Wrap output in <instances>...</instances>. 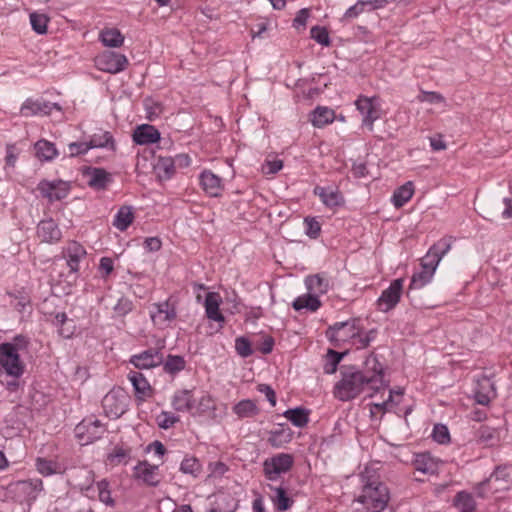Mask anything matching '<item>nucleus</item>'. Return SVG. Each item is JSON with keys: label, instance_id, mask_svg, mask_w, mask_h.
Returning a JSON list of instances; mask_svg holds the SVG:
<instances>
[{"label": "nucleus", "instance_id": "f257e3e1", "mask_svg": "<svg viewBox=\"0 0 512 512\" xmlns=\"http://www.w3.org/2000/svg\"><path fill=\"white\" fill-rule=\"evenodd\" d=\"M340 375L333 393L335 398L344 402L355 399L365 389L373 397L389 386V381L385 379V367L374 354L366 358L362 370L346 368L341 370Z\"/></svg>", "mask_w": 512, "mask_h": 512}, {"label": "nucleus", "instance_id": "f03ea898", "mask_svg": "<svg viewBox=\"0 0 512 512\" xmlns=\"http://www.w3.org/2000/svg\"><path fill=\"white\" fill-rule=\"evenodd\" d=\"M362 490L355 499L363 506L366 512H382L390 501L388 487L373 474L370 468H366L361 474Z\"/></svg>", "mask_w": 512, "mask_h": 512}, {"label": "nucleus", "instance_id": "7ed1b4c3", "mask_svg": "<svg viewBox=\"0 0 512 512\" xmlns=\"http://www.w3.org/2000/svg\"><path fill=\"white\" fill-rule=\"evenodd\" d=\"M452 243V237H443L429 248L422 258L421 270L412 275L410 289H421L432 281L440 261L450 251Z\"/></svg>", "mask_w": 512, "mask_h": 512}, {"label": "nucleus", "instance_id": "20e7f679", "mask_svg": "<svg viewBox=\"0 0 512 512\" xmlns=\"http://www.w3.org/2000/svg\"><path fill=\"white\" fill-rule=\"evenodd\" d=\"M53 111L59 113V120L64 117L63 109L58 103H51L42 98H27L20 108V114L24 117L51 115Z\"/></svg>", "mask_w": 512, "mask_h": 512}, {"label": "nucleus", "instance_id": "39448f33", "mask_svg": "<svg viewBox=\"0 0 512 512\" xmlns=\"http://www.w3.org/2000/svg\"><path fill=\"white\" fill-rule=\"evenodd\" d=\"M0 365L8 375L15 378L20 377L24 372L20 354L14 352V348L8 343L0 344Z\"/></svg>", "mask_w": 512, "mask_h": 512}, {"label": "nucleus", "instance_id": "423d86ee", "mask_svg": "<svg viewBox=\"0 0 512 512\" xmlns=\"http://www.w3.org/2000/svg\"><path fill=\"white\" fill-rule=\"evenodd\" d=\"M293 465V457L287 453H279L263 463L264 474L271 481L277 480L282 474L288 472Z\"/></svg>", "mask_w": 512, "mask_h": 512}, {"label": "nucleus", "instance_id": "0eeeda50", "mask_svg": "<svg viewBox=\"0 0 512 512\" xmlns=\"http://www.w3.org/2000/svg\"><path fill=\"white\" fill-rule=\"evenodd\" d=\"M127 65V57L114 51H104L95 58L97 69L111 74H117L125 70Z\"/></svg>", "mask_w": 512, "mask_h": 512}, {"label": "nucleus", "instance_id": "6e6552de", "mask_svg": "<svg viewBox=\"0 0 512 512\" xmlns=\"http://www.w3.org/2000/svg\"><path fill=\"white\" fill-rule=\"evenodd\" d=\"M359 332L358 322L356 320H350L345 322H337L331 326L327 335L329 339L336 343H351L352 339H356Z\"/></svg>", "mask_w": 512, "mask_h": 512}, {"label": "nucleus", "instance_id": "1a4fd4ad", "mask_svg": "<svg viewBox=\"0 0 512 512\" xmlns=\"http://www.w3.org/2000/svg\"><path fill=\"white\" fill-rule=\"evenodd\" d=\"M42 480L31 479L17 481L10 485V491L14 493L19 502H27L29 505L31 501L35 500L42 491Z\"/></svg>", "mask_w": 512, "mask_h": 512}, {"label": "nucleus", "instance_id": "9d476101", "mask_svg": "<svg viewBox=\"0 0 512 512\" xmlns=\"http://www.w3.org/2000/svg\"><path fill=\"white\" fill-rule=\"evenodd\" d=\"M126 401L127 395L123 390H111L104 396L102 407L108 417L116 419L126 411Z\"/></svg>", "mask_w": 512, "mask_h": 512}, {"label": "nucleus", "instance_id": "9b49d317", "mask_svg": "<svg viewBox=\"0 0 512 512\" xmlns=\"http://www.w3.org/2000/svg\"><path fill=\"white\" fill-rule=\"evenodd\" d=\"M404 280L398 278L393 280L377 300V307L381 312H388L400 301Z\"/></svg>", "mask_w": 512, "mask_h": 512}, {"label": "nucleus", "instance_id": "f8f14e48", "mask_svg": "<svg viewBox=\"0 0 512 512\" xmlns=\"http://www.w3.org/2000/svg\"><path fill=\"white\" fill-rule=\"evenodd\" d=\"M355 105L363 117V124L366 126L372 125L381 116L380 101L377 97L359 96Z\"/></svg>", "mask_w": 512, "mask_h": 512}, {"label": "nucleus", "instance_id": "ddd939ff", "mask_svg": "<svg viewBox=\"0 0 512 512\" xmlns=\"http://www.w3.org/2000/svg\"><path fill=\"white\" fill-rule=\"evenodd\" d=\"M37 189L40 191L44 198H47L50 202H53L60 201L68 195L69 185L62 180H42L38 184Z\"/></svg>", "mask_w": 512, "mask_h": 512}, {"label": "nucleus", "instance_id": "4468645a", "mask_svg": "<svg viewBox=\"0 0 512 512\" xmlns=\"http://www.w3.org/2000/svg\"><path fill=\"white\" fill-rule=\"evenodd\" d=\"M313 193L318 196L322 204L330 210H335L344 204L343 195L337 187L315 186Z\"/></svg>", "mask_w": 512, "mask_h": 512}, {"label": "nucleus", "instance_id": "2eb2a0df", "mask_svg": "<svg viewBox=\"0 0 512 512\" xmlns=\"http://www.w3.org/2000/svg\"><path fill=\"white\" fill-rule=\"evenodd\" d=\"M512 483V478L509 470L507 468H497L493 474L485 481L479 485L478 495L480 497L484 496V493L481 491L486 485H489L495 492L500 490H506L509 488V485Z\"/></svg>", "mask_w": 512, "mask_h": 512}, {"label": "nucleus", "instance_id": "dca6fc26", "mask_svg": "<svg viewBox=\"0 0 512 512\" xmlns=\"http://www.w3.org/2000/svg\"><path fill=\"white\" fill-rule=\"evenodd\" d=\"M164 357L158 349H148L140 354L133 355L130 362L138 369H149L163 363Z\"/></svg>", "mask_w": 512, "mask_h": 512}, {"label": "nucleus", "instance_id": "f3484780", "mask_svg": "<svg viewBox=\"0 0 512 512\" xmlns=\"http://www.w3.org/2000/svg\"><path fill=\"white\" fill-rule=\"evenodd\" d=\"M403 395L404 390L402 388L390 389L388 398L386 400L383 402H375L371 404V413L374 414L376 412L385 413L395 411V409L402 402Z\"/></svg>", "mask_w": 512, "mask_h": 512}, {"label": "nucleus", "instance_id": "a211bd4d", "mask_svg": "<svg viewBox=\"0 0 512 512\" xmlns=\"http://www.w3.org/2000/svg\"><path fill=\"white\" fill-rule=\"evenodd\" d=\"M441 464L442 462L438 458L427 452L417 454L413 461V465L417 471L429 475L438 473Z\"/></svg>", "mask_w": 512, "mask_h": 512}, {"label": "nucleus", "instance_id": "6ab92c4d", "mask_svg": "<svg viewBox=\"0 0 512 512\" xmlns=\"http://www.w3.org/2000/svg\"><path fill=\"white\" fill-rule=\"evenodd\" d=\"M150 316L155 325L162 326L176 317L175 308L168 302L155 303L152 305Z\"/></svg>", "mask_w": 512, "mask_h": 512}, {"label": "nucleus", "instance_id": "aec40b11", "mask_svg": "<svg viewBox=\"0 0 512 512\" xmlns=\"http://www.w3.org/2000/svg\"><path fill=\"white\" fill-rule=\"evenodd\" d=\"M37 235L43 242H56L61 238L57 224L52 220H43L38 224Z\"/></svg>", "mask_w": 512, "mask_h": 512}, {"label": "nucleus", "instance_id": "412c9836", "mask_svg": "<svg viewBox=\"0 0 512 512\" xmlns=\"http://www.w3.org/2000/svg\"><path fill=\"white\" fill-rule=\"evenodd\" d=\"M337 119L335 111L326 106H318L310 114V121L315 127L332 124Z\"/></svg>", "mask_w": 512, "mask_h": 512}, {"label": "nucleus", "instance_id": "4be33fe9", "mask_svg": "<svg viewBox=\"0 0 512 512\" xmlns=\"http://www.w3.org/2000/svg\"><path fill=\"white\" fill-rule=\"evenodd\" d=\"M305 286L309 293L314 294L316 296L323 295L327 293L329 289V280L327 277L315 274L310 275L305 278Z\"/></svg>", "mask_w": 512, "mask_h": 512}, {"label": "nucleus", "instance_id": "5701e85b", "mask_svg": "<svg viewBox=\"0 0 512 512\" xmlns=\"http://www.w3.org/2000/svg\"><path fill=\"white\" fill-rule=\"evenodd\" d=\"M276 27V20L267 17H257L251 24L250 33L253 38H264Z\"/></svg>", "mask_w": 512, "mask_h": 512}, {"label": "nucleus", "instance_id": "b1692460", "mask_svg": "<svg viewBox=\"0 0 512 512\" xmlns=\"http://www.w3.org/2000/svg\"><path fill=\"white\" fill-rule=\"evenodd\" d=\"M87 175L89 176L88 185L96 190L105 189L112 181L111 174L103 168H90Z\"/></svg>", "mask_w": 512, "mask_h": 512}, {"label": "nucleus", "instance_id": "393cba45", "mask_svg": "<svg viewBox=\"0 0 512 512\" xmlns=\"http://www.w3.org/2000/svg\"><path fill=\"white\" fill-rule=\"evenodd\" d=\"M200 178L203 189L208 195L212 197H218L221 195V178H219L211 171L202 172Z\"/></svg>", "mask_w": 512, "mask_h": 512}, {"label": "nucleus", "instance_id": "a878e982", "mask_svg": "<svg viewBox=\"0 0 512 512\" xmlns=\"http://www.w3.org/2000/svg\"><path fill=\"white\" fill-rule=\"evenodd\" d=\"M99 39L106 47L118 48L124 43V36L121 31L115 27L104 28L100 31Z\"/></svg>", "mask_w": 512, "mask_h": 512}, {"label": "nucleus", "instance_id": "bb28decb", "mask_svg": "<svg viewBox=\"0 0 512 512\" xmlns=\"http://www.w3.org/2000/svg\"><path fill=\"white\" fill-rule=\"evenodd\" d=\"M172 405L177 411H188L194 414L195 400L189 390H181L175 393Z\"/></svg>", "mask_w": 512, "mask_h": 512}, {"label": "nucleus", "instance_id": "cd10ccee", "mask_svg": "<svg viewBox=\"0 0 512 512\" xmlns=\"http://www.w3.org/2000/svg\"><path fill=\"white\" fill-rule=\"evenodd\" d=\"M131 381L135 394L140 400H144L151 394V387L145 377L139 372H130L128 375Z\"/></svg>", "mask_w": 512, "mask_h": 512}, {"label": "nucleus", "instance_id": "c85d7f7f", "mask_svg": "<svg viewBox=\"0 0 512 512\" xmlns=\"http://www.w3.org/2000/svg\"><path fill=\"white\" fill-rule=\"evenodd\" d=\"M292 306L297 311H301V310L305 309L310 312H315L320 308L321 302H320L318 296L308 292L305 295H301V296L297 297L293 301Z\"/></svg>", "mask_w": 512, "mask_h": 512}, {"label": "nucleus", "instance_id": "c756f323", "mask_svg": "<svg viewBox=\"0 0 512 512\" xmlns=\"http://www.w3.org/2000/svg\"><path fill=\"white\" fill-rule=\"evenodd\" d=\"M413 194L414 184L408 181L394 191L391 202L396 208H400L412 198Z\"/></svg>", "mask_w": 512, "mask_h": 512}, {"label": "nucleus", "instance_id": "7c9ffc66", "mask_svg": "<svg viewBox=\"0 0 512 512\" xmlns=\"http://www.w3.org/2000/svg\"><path fill=\"white\" fill-rule=\"evenodd\" d=\"M221 296L218 293L209 292L205 299L206 314L209 319L223 321L224 317L219 311Z\"/></svg>", "mask_w": 512, "mask_h": 512}, {"label": "nucleus", "instance_id": "2f4dec72", "mask_svg": "<svg viewBox=\"0 0 512 512\" xmlns=\"http://www.w3.org/2000/svg\"><path fill=\"white\" fill-rule=\"evenodd\" d=\"M156 469L157 466H151L147 462H142L135 467L134 476L138 479H142L150 486H156L159 482L158 479H156Z\"/></svg>", "mask_w": 512, "mask_h": 512}, {"label": "nucleus", "instance_id": "473e14b6", "mask_svg": "<svg viewBox=\"0 0 512 512\" xmlns=\"http://www.w3.org/2000/svg\"><path fill=\"white\" fill-rule=\"evenodd\" d=\"M283 416L298 428L305 427L309 422V410L302 407L288 409Z\"/></svg>", "mask_w": 512, "mask_h": 512}, {"label": "nucleus", "instance_id": "72a5a7b5", "mask_svg": "<svg viewBox=\"0 0 512 512\" xmlns=\"http://www.w3.org/2000/svg\"><path fill=\"white\" fill-rule=\"evenodd\" d=\"M474 397L478 404L488 405L495 397L493 384L489 380H484L479 384V389L475 392Z\"/></svg>", "mask_w": 512, "mask_h": 512}, {"label": "nucleus", "instance_id": "f704fd0d", "mask_svg": "<svg viewBox=\"0 0 512 512\" xmlns=\"http://www.w3.org/2000/svg\"><path fill=\"white\" fill-rule=\"evenodd\" d=\"M134 214L130 206H122L115 216L113 225L120 231H125L133 222Z\"/></svg>", "mask_w": 512, "mask_h": 512}, {"label": "nucleus", "instance_id": "c9c22d12", "mask_svg": "<svg viewBox=\"0 0 512 512\" xmlns=\"http://www.w3.org/2000/svg\"><path fill=\"white\" fill-rule=\"evenodd\" d=\"M454 505L459 512H474L476 509L474 498L470 493L465 491L457 493L454 499Z\"/></svg>", "mask_w": 512, "mask_h": 512}, {"label": "nucleus", "instance_id": "e433bc0d", "mask_svg": "<svg viewBox=\"0 0 512 512\" xmlns=\"http://www.w3.org/2000/svg\"><path fill=\"white\" fill-rule=\"evenodd\" d=\"M155 171L159 179H169L175 171L173 159L170 157H160L155 165Z\"/></svg>", "mask_w": 512, "mask_h": 512}, {"label": "nucleus", "instance_id": "4c0bfd02", "mask_svg": "<svg viewBox=\"0 0 512 512\" xmlns=\"http://www.w3.org/2000/svg\"><path fill=\"white\" fill-rule=\"evenodd\" d=\"M133 141L138 145L156 143L160 140L159 130H134Z\"/></svg>", "mask_w": 512, "mask_h": 512}, {"label": "nucleus", "instance_id": "58836bf2", "mask_svg": "<svg viewBox=\"0 0 512 512\" xmlns=\"http://www.w3.org/2000/svg\"><path fill=\"white\" fill-rule=\"evenodd\" d=\"M36 156L40 160L50 161L57 155V150L53 143L46 140H39L35 144Z\"/></svg>", "mask_w": 512, "mask_h": 512}, {"label": "nucleus", "instance_id": "ea45409f", "mask_svg": "<svg viewBox=\"0 0 512 512\" xmlns=\"http://www.w3.org/2000/svg\"><path fill=\"white\" fill-rule=\"evenodd\" d=\"M240 418L253 417L258 413L256 404L251 400H242L233 408Z\"/></svg>", "mask_w": 512, "mask_h": 512}, {"label": "nucleus", "instance_id": "a19ab883", "mask_svg": "<svg viewBox=\"0 0 512 512\" xmlns=\"http://www.w3.org/2000/svg\"><path fill=\"white\" fill-rule=\"evenodd\" d=\"M89 149L109 147L112 151L115 150V143L112 135L109 132H105L102 136H94L86 142Z\"/></svg>", "mask_w": 512, "mask_h": 512}, {"label": "nucleus", "instance_id": "79ce46f5", "mask_svg": "<svg viewBox=\"0 0 512 512\" xmlns=\"http://www.w3.org/2000/svg\"><path fill=\"white\" fill-rule=\"evenodd\" d=\"M283 168V161L277 156L268 155L261 166V171L265 175H274Z\"/></svg>", "mask_w": 512, "mask_h": 512}, {"label": "nucleus", "instance_id": "37998d69", "mask_svg": "<svg viewBox=\"0 0 512 512\" xmlns=\"http://www.w3.org/2000/svg\"><path fill=\"white\" fill-rule=\"evenodd\" d=\"M274 506L280 511H286L291 507L292 501L287 496L285 490L282 487L274 489V495L272 497Z\"/></svg>", "mask_w": 512, "mask_h": 512}, {"label": "nucleus", "instance_id": "c03bdc74", "mask_svg": "<svg viewBox=\"0 0 512 512\" xmlns=\"http://www.w3.org/2000/svg\"><path fill=\"white\" fill-rule=\"evenodd\" d=\"M49 18L45 14L31 13L30 23L35 32L38 34H44L47 32V25Z\"/></svg>", "mask_w": 512, "mask_h": 512}, {"label": "nucleus", "instance_id": "a18cd8bd", "mask_svg": "<svg viewBox=\"0 0 512 512\" xmlns=\"http://www.w3.org/2000/svg\"><path fill=\"white\" fill-rule=\"evenodd\" d=\"M343 353H338L334 350H328L326 356V362L324 365V372L326 374H333L337 370V366L341 359L343 358Z\"/></svg>", "mask_w": 512, "mask_h": 512}, {"label": "nucleus", "instance_id": "49530a36", "mask_svg": "<svg viewBox=\"0 0 512 512\" xmlns=\"http://www.w3.org/2000/svg\"><path fill=\"white\" fill-rule=\"evenodd\" d=\"M310 36L313 40L322 46L328 47L331 44L328 30L325 27L313 26L310 30Z\"/></svg>", "mask_w": 512, "mask_h": 512}, {"label": "nucleus", "instance_id": "de8ad7c7", "mask_svg": "<svg viewBox=\"0 0 512 512\" xmlns=\"http://www.w3.org/2000/svg\"><path fill=\"white\" fill-rule=\"evenodd\" d=\"M98 488V496L99 500L110 506L113 507L115 505L114 499L111 497V492L109 490V483L106 480H102L97 483Z\"/></svg>", "mask_w": 512, "mask_h": 512}, {"label": "nucleus", "instance_id": "09e8293b", "mask_svg": "<svg viewBox=\"0 0 512 512\" xmlns=\"http://www.w3.org/2000/svg\"><path fill=\"white\" fill-rule=\"evenodd\" d=\"M144 106L147 113V118L150 121L155 120L160 116L163 111L161 103L154 101L153 99H145Z\"/></svg>", "mask_w": 512, "mask_h": 512}, {"label": "nucleus", "instance_id": "8fccbe9b", "mask_svg": "<svg viewBox=\"0 0 512 512\" xmlns=\"http://www.w3.org/2000/svg\"><path fill=\"white\" fill-rule=\"evenodd\" d=\"M185 367V361L181 356L169 355L165 364L164 369L169 373H176L181 371Z\"/></svg>", "mask_w": 512, "mask_h": 512}, {"label": "nucleus", "instance_id": "3c124183", "mask_svg": "<svg viewBox=\"0 0 512 512\" xmlns=\"http://www.w3.org/2000/svg\"><path fill=\"white\" fill-rule=\"evenodd\" d=\"M417 100L419 102H427L435 105L445 103L444 96L438 92L421 91L420 94L417 96Z\"/></svg>", "mask_w": 512, "mask_h": 512}, {"label": "nucleus", "instance_id": "603ef678", "mask_svg": "<svg viewBox=\"0 0 512 512\" xmlns=\"http://www.w3.org/2000/svg\"><path fill=\"white\" fill-rule=\"evenodd\" d=\"M375 332L373 330L363 334L361 329L359 328L358 336L356 339L351 340V345L355 346L357 349L365 348L369 345V343L374 340Z\"/></svg>", "mask_w": 512, "mask_h": 512}, {"label": "nucleus", "instance_id": "864d4df0", "mask_svg": "<svg viewBox=\"0 0 512 512\" xmlns=\"http://www.w3.org/2000/svg\"><path fill=\"white\" fill-rule=\"evenodd\" d=\"M305 232L310 238H317L321 231L319 221L314 217H306L304 219Z\"/></svg>", "mask_w": 512, "mask_h": 512}, {"label": "nucleus", "instance_id": "5fc2aeb1", "mask_svg": "<svg viewBox=\"0 0 512 512\" xmlns=\"http://www.w3.org/2000/svg\"><path fill=\"white\" fill-rule=\"evenodd\" d=\"M433 439L439 444H446L450 441L449 430L445 425L437 424L432 431Z\"/></svg>", "mask_w": 512, "mask_h": 512}, {"label": "nucleus", "instance_id": "6e6d98bb", "mask_svg": "<svg viewBox=\"0 0 512 512\" xmlns=\"http://www.w3.org/2000/svg\"><path fill=\"white\" fill-rule=\"evenodd\" d=\"M157 424L162 429H169L179 421V417L170 412H161L156 418Z\"/></svg>", "mask_w": 512, "mask_h": 512}, {"label": "nucleus", "instance_id": "4d7b16f0", "mask_svg": "<svg viewBox=\"0 0 512 512\" xmlns=\"http://www.w3.org/2000/svg\"><path fill=\"white\" fill-rule=\"evenodd\" d=\"M235 350L243 358L249 357L253 353L251 344L245 337L236 338Z\"/></svg>", "mask_w": 512, "mask_h": 512}, {"label": "nucleus", "instance_id": "13d9d810", "mask_svg": "<svg viewBox=\"0 0 512 512\" xmlns=\"http://www.w3.org/2000/svg\"><path fill=\"white\" fill-rule=\"evenodd\" d=\"M366 8V2L364 0H358L353 6L349 7L344 13V19L350 20L357 18L360 14L364 13Z\"/></svg>", "mask_w": 512, "mask_h": 512}, {"label": "nucleus", "instance_id": "bf43d9fd", "mask_svg": "<svg viewBox=\"0 0 512 512\" xmlns=\"http://www.w3.org/2000/svg\"><path fill=\"white\" fill-rule=\"evenodd\" d=\"M310 17V9L309 8H303L299 10L293 19L292 26L295 29H304L307 25V21Z\"/></svg>", "mask_w": 512, "mask_h": 512}, {"label": "nucleus", "instance_id": "052dcab7", "mask_svg": "<svg viewBox=\"0 0 512 512\" xmlns=\"http://www.w3.org/2000/svg\"><path fill=\"white\" fill-rule=\"evenodd\" d=\"M88 150L89 146H87L86 141L72 142L68 145V155L70 157H76L78 155L84 154Z\"/></svg>", "mask_w": 512, "mask_h": 512}, {"label": "nucleus", "instance_id": "680f3d73", "mask_svg": "<svg viewBox=\"0 0 512 512\" xmlns=\"http://www.w3.org/2000/svg\"><path fill=\"white\" fill-rule=\"evenodd\" d=\"M200 468V464L195 458H186L181 463V471L183 473L195 474Z\"/></svg>", "mask_w": 512, "mask_h": 512}, {"label": "nucleus", "instance_id": "e2e57ef3", "mask_svg": "<svg viewBox=\"0 0 512 512\" xmlns=\"http://www.w3.org/2000/svg\"><path fill=\"white\" fill-rule=\"evenodd\" d=\"M7 343L10 344V346H12L14 348V352H17V353L25 350L28 346V340L26 339V337H24L22 335L16 336L12 342H7Z\"/></svg>", "mask_w": 512, "mask_h": 512}, {"label": "nucleus", "instance_id": "0e129e2a", "mask_svg": "<svg viewBox=\"0 0 512 512\" xmlns=\"http://www.w3.org/2000/svg\"><path fill=\"white\" fill-rule=\"evenodd\" d=\"M430 140V146L434 151H441L445 150L447 145L443 139V136L441 134H436L429 138Z\"/></svg>", "mask_w": 512, "mask_h": 512}, {"label": "nucleus", "instance_id": "69168bd1", "mask_svg": "<svg viewBox=\"0 0 512 512\" xmlns=\"http://www.w3.org/2000/svg\"><path fill=\"white\" fill-rule=\"evenodd\" d=\"M37 469L43 475H50L54 472L53 463L40 458L37 460Z\"/></svg>", "mask_w": 512, "mask_h": 512}, {"label": "nucleus", "instance_id": "338daca9", "mask_svg": "<svg viewBox=\"0 0 512 512\" xmlns=\"http://www.w3.org/2000/svg\"><path fill=\"white\" fill-rule=\"evenodd\" d=\"M210 409H214L212 399L210 397H202L194 413H203Z\"/></svg>", "mask_w": 512, "mask_h": 512}, {"label": "nucleus", "instance_id": "774afa93", "mask_svg": "<svg viewBox=\"0 0 512 512\" xmlns=\"http://www.w3.org/2000/svg\"><path fill=\"white\" fill-rule=\"evenodd\" d=\"M259 391L266 396L271 406L276 405V395L274 390L270 386L265 384L259 385Z\"/></svg>", "mask_w": 512, "mask_h": 512}]
</instances>
